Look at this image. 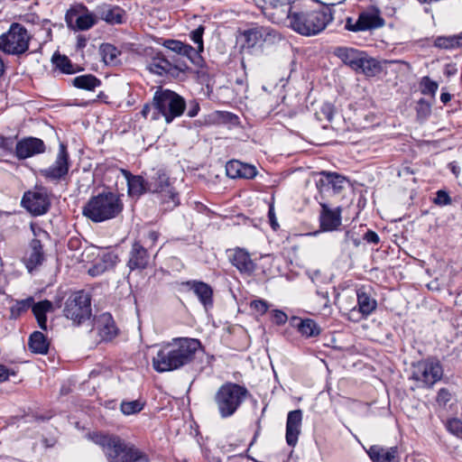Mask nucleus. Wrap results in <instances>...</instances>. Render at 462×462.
Masks as SVG:
<instances>
[{
    "mask_svg": "<svg viewBox=\"0 0 462 462\" xmlns=\"http://www.w3.org/2000/svg\"><path fill=\"white\" fill-rule=\"evenodd\" d=\"M201 341L194 337H174L160 346L152 357V368L157 373L172 372L191 365L199 352H204Z\"/></svg>",
    "mask_w": 462,
    "mask_h": 462,
    "instance_id": "obj_1",
    "label": "nucleus"
},
{
    "mask_svg": "<svg viewBox=\"0 0 462 462\" xmlns=\"http://www.w3.org/2000/svg\"><path fill=\"white\" fill-rule=\"evenodd\" d=\"M88 439L102 448L108 462H150L146 453L117 435L95 431Z\"/></svg>",
    "mask_w": 462,
    "mask_h": 462,
    "instance_id": "obj_2",
    "label": "nucleus"
},
{
    "mask_svg": "<svg viewBox=\"0 0 462 462\" xmlns=\"http://www.w3.org/2000/svg\"><path fill=\"white\" fill-rule=\"evenodd\" d=\"M123 198L124 195L117 191L104 190L88 199L82 214L94 223L114 219L124 209Z\"/></svg>",
    "mask_w": 462,
    "mask_h": 462,
    "instance_id": "obj_3",
    "label": "nucleus"
},
{
    "mask_svg": "<svg viewBox=\"0 0 462 462\" xmlns=\"http://www.w3.org/2000/svg\"><path fill=\"white\" fill-rule=\"evenodd\" d=\"M332 20V14L324 9H302L295 5L286 21L297 33L313 36L324 31Z\"/></svg>",
    "mask_w": 462,
    "mask_h": 462,
    "instance_id": "obj_4",
    "label": "nucleus"
},
{
    "mask_svg": "<svg viewBox=\"0 0 462 462\" xmlns=\"http://www.w3.org/2000/svg\"><path fill=\"white\" fill-rule=\"evenodd\" d=\"M152 107V120L163 117L166 124H171L184 114L187 103L185 98L175 91L159 88L153 94Z\"/></svg>",
    "mask_w": 462,
    "mask_h": 462,
    "instance_id": "obj_5",
    "label": "nucleus"
},
{
    "mask_svg": "<svg viewBox=\"0 0 462 462\" xmlns=\"http://www.w3.org/2000/svg\"><path fill=\"white\" fill-rule=\"evenodd\" d=\"M249 394L244 385L236 383L222 384L215 394L220 417L225 419L234 415Z\"/></svg>",
    "mask_w": 462,
    "mask_h": 462,
    "instance_id": "obj_6",
    "label": "nucleus"
},
{
    "mask_svg": "<svg viewBox=\"0 0 462 462\" xmlns=\"http://www.w3.org/2000/svg\"><path fill=\"white\" fill-rule=\"evenodd\" d=\"M31 35L18 23H13L9 30L0 35V51L9 55L20 56L29 50Z\"/></svg>",
    "mask_w": 462,
    "mask_h": 462,
    "instance_id": "obj_7",
    "label": "nucleus"
},
{
    "mask_svg": "<svg viewBox=\"0 0 462 462\" xmlns=\"http://www.w3.org/2000/svg\"><path fill=\"white\" fill-rule=\"evenodd\" d=\"M71 165L68 146L60 143L54 162L47 168L39 171L40 175L48 182L59 184L66 180Z\"/></svg>",
    "mask_w": 462,
    "mask_h": 462,
    "instance_id": "obj_8",
    "label": "nucleus"
},
{
    "mask_svg": "<svg viewBox=\"0 0 462 462\" xmlns=\"http://www.w3.org/2000/svg\"><path fill=\"white\" fill-rule=\"evenodd\" d=\"M64 316L80 325L91 316V298L88 292L79 291L72 293L65 303Z\"/></svg>",
    "mask_w": 462,
    "mask_h": 462,
    "instance_id": "obj_9",
    "label": "nucleus"
},
{
    "mask_svg": "<svg viewBox=\"0 0 462 462\" xmlns=\"http://www.w3.org/2000/svg\"><path fill=\"white\" fill-rule=\"evenodd\" d=\"M31 230L34 238L29 244L28 249L23 259V262L29 273L42 265L45 261V254L42 242L49 238V234L41 226L31 224Z\"/></svg>",
    "mask_w": 462,
    "mask_h": 462,
    "instance_id": "obj_10",
    "label": "nucleus"
},
{
    "mask_svg": "<svg viewBox=\"0 0 462 462\" xmlns=\"http://www.w3.org/2000/svg\"><path fill=\"white\" fill-rule=\"evenodd\" d=\"M443 370L439 362L423 360L412 365L411 379L420 388H430L442 377Z\"/></svg>",
    "mask_w": 462,
    "mask_h": 462,
    "instance_id": "obj_11",
    "label": "nucleus"
},
{
    "mask_svg": "<svg viewBox=\"0 0 462 462\" xmlns=\"http://www.w3.org/2000/svg\"><path fill=\"white\" fill-rule=\"evenodd\" d=\"M22 205L33 216L45 214L51 207V200L46 189L36 186L33 191L25 192L22 199Z\"/></svg>",
    "mask_w": 462,
    "mask_h": 462,
    "instance_id": "obj_12",
    "label": "nucleus"
},
{
    "mask_svg": "<svg viewBox=\"0 0 462 462\" xmlns=\"http://www.w3.org/2000/svg\"><path fill=\"white\" fill-rule=\"evenodd\" d=\"M357 305L347 313V319L354 322L367 319L377 308V301L365 288L356 290Z\"/></svg>",
    "mask_w": 462,
    "mask_h": 462,
    "instance_id": "obj_13",
    "label": "nucleus"
},
{
    "mask_svg": "<svg viewBox=\"0 0 462 462\" xmlns=\"http://www.w3.org/2000/svg\"><path fill=\"white\" fill-rule=\"evenodd\" d=\"M147 69L150 72L163 76V75H178L179 72H185L188 66L183 62H175L168 60L162 53H157L151 58L147 63Z\"/></svg>",
    "mask_w": 462,
    "mask_h": 462,
    "instance_id": "obj_14",
    "label": "nucleus"
},
{
    "mask_svg": "<svg viewBox=\"0 0 462 462\" xmlns=\"http://www.w3.org/2000/svg\"><path fill=\"white\" fill-rule=\"evenodd\" d=\"M151 261L148 249L139 240H134L128 252L126 266L131 272L143 271L146 269Z\"/></svg>",
    "mask_w": 462,
    "mask_h": 462,
    "instance_id": "obj_15",
    "label": "nucleus"
},
{
    "mask_svg": "<svg viewBox=\"0 0 462 462\" xmlns=\"http://www.w3.org/2000/svg\"><path fill=\"white\" fill-rule=\"evenodd\" d=\"M148 190L152 192H166L165 197L171 201L173 207L179 205V195L170 188L169 177L162 170H157L152 176L148 178Z\"/></svg>",
    "mask_w": 462,
    "mask_h": 462,
    "instance_id": "obj_16",
    "label": "nucleus"
},
{
    "mask_svg": "<svg viewBox=\"0 0 462 462\" xmlns=\"http://www.w3.org/2000/svg\"><path fill=\"white\" fill-rule=\"evenodd\" d=\"M263 5H257L267 14L274 23L286 21L295 5L291 0H261Z\"/></svg>",
    "mask_w": 462,
    "mask_h": 462,
    "instance_id": "obj_17",
    "label": "nucleus"
},
{
    "mask_svg": "<svg viewBox=\"0 0 462 462\" xmlns=\"http://www.w3.org/2000/svg\"><path fill=\"white\" fill-rule=\"evenodd\" d=\"M180 286L186 291H192L206 310L213 306V289L212 287L201 281L189 280L181 282Z\"/></svg>",
    "mask_w": 462,
    "mask_h": 462,
    "instance_id": "obj_18",
    "label": "nucleus"
},
{
    "mask_svg": "<svg viewBox=\"0 0 462 462\" xmlns=\"http://www.w3.org/2000/svg\"><path fill=\"white\" fill-rule=\"evenodd\" d=\"M93 329L97 331L101 341H111L118 333L115 320L108 312L102 313L94 319Z\"/></svg>",
    "mask_w": 462,
    "mask_h": 462,
    "instance_id": "obj_19",
    "label": "nucleus"
},
{
    "mask_svg": "<svg viewBox=\"0 0 462 462\" xmlns=\"http://www.w3.org/2000/svg\"><path fill=\"white\" fill-rule=\"evenodd\" d=\"M45 144L42 139L24 137L15 144V156L24 160L45 152Z\"/></svg>",
    "mask_w": 462,
    "mask_h": 462,
    "instance_id": "obj_20",
    "label": "nucleus"
},
{
    "mask_svg": "<svg viewBox=\"0 0 462 462\" xmlns=\"http://www.w3.org/2000/svg\"><path fill=\"white\" fill-rule=\"evenodd\" d=\"M229 260L240 273L252 275L256 269L255 263L252 260L250 254L240 247L229 250Z\"/></svg>",
    "mask_w": 462,
    "mask_h": 462,
    "instance_id": "obj_21",
    "label": "nucleus"
},
{
    "mask_svg": "<svg viewBox=\"0 0 462 462\" xmlns=\"http://www.w3.org/2000/svg\"><path fill=\"white\" fill-rule=\"evenodd\" d=\"M320 207L319 224L321 230L325 232L337 230L341 226V208H331L325 203L320 204Z\"/></svg>",
    "mask_w": 462,
    "mask_h": 462,
    "instance_id": "obj_22",
    "label": "nucleus"
},
{
    "mask_svg": "<svg viewBox=\"0 0 462 462\" xmlns=\"http://www.w3.org/2000/svg\"><path fill=\"white\" fill-rule=\"evenodd\" d=\"M302 423L301 410H294L288 413L286 421V442L290 447H295L300 434Z\"/></svg>",
    "mask_w": 462,
    "mask_h": 462,
    "instance_id": "obj_23",
    "label": "nucleus"
},
{
    "mask_svg": "<svg viewBox=\"0 0 462 462\" xmlns=\"http://www.w3.org/2000/svg\"><path fill=\"white\" fill-rule=\"evenodd\" d=\"M321 178L317 181V188L323 191L331 188L335 193H339L347 182L346 177L332 171H323L319 172Z\"/></svg>",
    "mask_w": 462,
    "mask_h": 462,
    "instance_id": "obj_24",
    "label": "nucleus"
},
{
    "mask_svg": "<svg viewBox=\"0 0 462 462\" xmlns=\"http://www.w3.org/2000/svg\"><path fill=\"white\" fill-rule=\"evenodd\" d=\"M366 453L372 462H399L398 447H383L381 445H372Z\"/></svg>",
    "mask_w": 462,
    "mask_h": 462,
    "instance_id": "obj_25",
    "label": "nucleus"
},
{
    "mask_svg": "<svg viewBox=\"0 0 462 462\" xmlns=\"http://www.w3.org/2000/svg\"><path fill=\"white\" fill-rule=\"evenodd\" d=\"M96 16L109 24H122L125 12L117 5L102 4L96 8Z\"/></svg>",
    "mask_w": 462,
    "mask_h": 462,
    "instance_id": "obj_26",
    "label": "nucleus"
},
{
    "mask_svg": "<svg viewBox=\"0 0 462 462\" xmlns=\"http://www.w3.org/2000/svg\"><path fill=\"white\" fill-rule=\"evenodd\" d=\"M226 175L231 179H254L257 174L254 166L243 163L237 160H231L226 164Z\"/></svg>",
    "mask_w": 462,
    "mask_h": 462,
    "instance_id": "obj_27",
    "label": "nucleus"
},
{
    "mask_svg": "<svg viewBox=\"0 0 462 462\" xmlns=\"http://www.w3.org/2000/svg\"><path fill=\"white\" fill-rule=\"evenodd\" d=\"M275 31L270 27L254 26L243 32L245 44L247 48H254L261 42H265L268 38L274 36Z\"/></svg>",
    "mask_w": 462,
    "mask_h": 462,
    "instance_id": "obj_28",
    "label": "nucleus"
},
{
    "mask_svg": "<svg viewBox=\"0 0 462 462\" xmlns=\"http://www.w3.org/2000/svg\"><path fill=\"white\" fill-rule=\"evenodd\" d=\"M291 324L304 338L316 337L321 333V328L312 319L292 317L291 319Z\"/></svg>",
    "mask_w": 462,
    "mask_h": 462,
    "instance_id": "obj_29",
    "label": "nucleus"
},
{
    "mask_svg": "<svg viewBox=\"0 0 462 462\" xmlns=\"http://www.w3.org/2000/svg\"><path fill=\"white\" fill-rule=\"evenodd\" d=\"M334 54L340 59L343 63L358 71V65L364 52L354 48L337 47L335 49Z\"/></svg>",
    "mask_w": 462,
    "mask_h": 462,
    "instance_id": "obj_30",
    "label": "nucleus"
},
{
    "mask_svg": "<svg viewBox=\"0 0 462 462\" xmlns=\"http://www.w3.org/2000/svg\"><path fill=\"white\" fill-rule=\"evenodd\" d=\"M163 45L170 51L187 57L194 64H198L197 60L200 59V55L198 54L196 49H194L191 45L186 44L180 41L167 40L164 42Z\"/></svg>",
    "mask_w": 462,
    "mask_h": 462,
    "instance_id": "obj_31",
    "label": "nucleus"
},
{
    "mask_svg": "<svg viewBox=\"0 0 462 462\" xmlns=\"http://www.w3.org/2000/svg\"><path fill=\"white\" fill-rule=\"evenodd\" d=\"M357 20L359 25L357 29H360V32L380 28L384 24V20L374 11L362 12Z\"/></svg>",
    "mask_w": 462,
    "mask_h": 462,
    "instance_id": "obj_32",
    "label": "nucleus"
},
{
    "mask_svg": "<svg viewBox=\"0 0 462 462\" xmlns=\"http://www.w3.org/2000/svg\"><path fill=\"white\" fill-rule=\"evenodd\" d=\"M74 17H76V27L80 31L90 29L97 23L96 14L87 13L85 14L77 15V10L70 8L66 14V22L69 25L71 24Z\"/></svg>",
    "mask_w": 462,
    "mask_h": 462,
    "instance_id": "obj_33",
    "label": "nucleus"
},
{
    "mask_svg": "<svg viewBox=\"0 0 462 462\" xmlns=\"http://www.w3.org/2000/svg\"><path fill=\"white\" fill-rule=\"evenodd\" d=\"M118 255L114 252L104 253L99 259L89 270L88 273L92 276L102 274L106 271L112 269L118 263Z\"/></svg>",
    "mask_w": 462,
    "mask_h": 462,
    "instance_id": "obj_34",
    "label": "nucleus"
},
{
    "mask_svg": "<svg viewBox=\"0 0 462 462\" xmlns=\"http://www.w3.org/2000/svg\"><path fill=\"white\" fill-rule=\"evenodd\" d=\"M127 180L128 193L130 196H140L148 190V179L133 175L126 170H121Z\"/></svg>",
    "mask_w": 462,
    "mask_h": 462,
    "instance_id": "obj_35",
    "label": "nucleus"
},
{
    "mask_svg": "<svg viewBox=\"0 0 462 462\" xmlns=\"http://www.w3.org/2000/svg\"><path fill=\"white\" fill-rule=\"evenodd\" d=\"M50 342L41 331L32 332L28 340V348L33 354L46 355L49 351Z\"/></svg>",
    "mask_w": 462,
    "mask_h": 462,
    "instance_id": "obj_36",
    "label": "nucleus"
},
{
    "mask_svg": "<svg viewBox=\"0 0 462 462\" xmlns=\"http://www.w3.org/2000/svg\"><path fill=\"white\" fill-rule=\"evenodd\" d=\"M33 315L38 322L39 327L42 330H47V317L46 313L53 310V304L48 300H41L37 303H32L31 306Z\"/></svg>",
    "mask_w": 462,
    "mask_h": 462,
    "instance_id": "obj_37",
    "label": "nucleus"
},
{
    "mask_svg": "<svg viewBox=\"0 0 462 462\" xmlns=\"http://www.w3.org/2000/svg\"><path fill=\"white\" fill-rule=\"evenodd\" d=\"M359 70L367 77H374L381 72L382 67L377 60L367 57L364 52L358 65V71Z\"/></svg>",
    "mask_w": 462,
    "mask_h": 462,
    "instance_id": "obj_38",
    "label": "nucleus"
},
{
    "mask_svg": "<svg viewBox=\"0 0 462 462\" xmlns=\"http://www.w3.org/2000/svg\"><path fill=\"white\" fill-rule=\"evenodd\" d=\"M71 82L75 88L88 91H93L101 85V80L92 74L78 76Z\"/></svg>",
    "mask_w": 462,
    "mask_h": 462,
    "instance_id": "obj_39",
    "label": "nucleus"
},
{
    "mask_svg": "<svg viewBox=\"0 0 462 462\" xmlns=\"http://www.w3.org/2000/svg\"><path fill=\"white\" fill-rule=\"evenodd\" d=\"M51 61L55 68L65 74H74L79 70L77 65L72 64L71 60L65 55L54 53Z\"/></svg>",
    "mask_w": 462,
    "mask_h": 462,
    "instance_id": "obj_40",
    "label": "nucleus"
},
{
    "mask_svg": "<svg viewBox=\"0 0 462 462\" xmlns=\"http://www.w3.org/2000/svg\"><path fill=\"white\" fill-rule=\"evenodd\" d=\"M33 303V298L29 297L24 300H17L15 304H14L10 308V317L11 319H16L18 317L21 316L23 312L28 310L31 306H32Z\"/></svg>",
    "mask_w": 462,
    "mask_h": 462,
    "instance_id": "obj_41",
    "label": "nucleus"
},
{
    "mask_svg": "<svg viewBox=\"0 0 462 462\" xmlns=\"http://www.w3.org/2000/svg\"><path fill=\"white\" fill-rule=\"evenodd\" d=\"M100 52L103 58V60L106 64H116L117 56L120 54V51L112 44L105 43L100 47Z\"/></svg>",
    "mask_w": 462,
    "mask_h": 462,
    "instance_id": "obj_42",
    "label": "nucleus"
},
{
    "mask_svg": "<svg viewBox=\"0 0 462 462\" xmlns=\"http://www.w3.org/2000/svg\"><path fill=\"white\" fill-rule=\"evenodd\" d=\"M461 35L439 36L434 42V45L442 49H453L459 46Z\"/></svg>",
    "mask_w": 462,
    "mask_h": 462,
    "instance_id": "obj_43",
    "label": "nucleus"
},
{
    "mask_svg": "<svg viewBox=\"0 0 462 462\" xmlns=\"http://www.w3.org/2000/svg\"><path fill=\"white\" fill-rule=\"evenodd\" d=\"M438 83L431 80L429 77H423L420 82V92L423 95H430L433 97L438 90Z\"/></svg>",
    "mask_w": 462,
    "mask_h": 462,
    "instance_id": "obj_44",
    "label": "nucleus"
},
{
    "mask_svg": "<svg viewBox=\"0 0 462 462\" xmlns=\"http://www.w3.org/2000/svg\"><path fill=\"white\" fill-rule=\"evenodd\" d=\"M121 411L125 415H132L141 411L143 408V404L135 400L131 402H123L121 403Z\"/></svg>",
    "mask_w": 462,
    "mask_h": 462,
    "instance_id": "obj_45",
    "label": "nucleus"
},
{
    "mask_svg": "<svg viewBox=\"0 0 462 462\" xmlns=\"http://www.w3.org/2000/svg\"><path fill=\"white\" fill-rule=\"evenodd\" d=\"M205 31V27L203 25H199L197 29L193 30L189 33V37L192 42L197 44L196 51L199 55V52H202L204 50L203 45V33Z\"/></svg>",
    "mask_w": 462,
    "mask_h": 462,
    "instance_id": "obj_46",
    "label": "nucleus"
},
{
    "mask_svg": "<svg viewBox=\"0 0 462 462\" xmlns=\"http://www.w3.org/2000/svg\"><path fill=\"white\" fill-rule=\"evenodd\" d=\"M335 107L331 103H324L320 109L316 112V116L319 120L327 119L331 122L333 119Z\"/></svg>",
    "mask_w": 462,
    "mask_h": 462,
    "instance_id": "obj_47",
    "label": "nucleus"
},
{
    "mask_svg": "<svg viewBox=\"0 0 462 462\" xmlns=\"http://www.w3.org/2000/svg\"><path fill=\"white\" fill-rule=\"evenodd\" d=\"M446 428L449 433L457 438L462 436V421L457 418L450 419L446 423Z\"/></svg>",
    "mask_w": 462,
    "mask_h": 462,
    "instance_id": "obj_48",
    "label": "nucleus"
},
{
    "mask_svg": "<svg viewBox=\"0 0 462 462\" xmlns=\"http://www.w3.org/2000/svg\"><path fill=\"white\" fill-rule=\"evenodd\" d=\"M416 112L419 118L425 119L430 115L431 106L423 98H420L416 106Z\"/></svg>",
    "mask_w": 462,
    "mask_h": 462,
    "instance_id": "obj_49",
    "label": "nucleus"
},
{
    "mask_svg": "<svg viewBox=\"0 0 462 462\" xmlns=\"http://www.w3.org/2000/svg\"><path fill=\"white\" fill-rule=\"evenodd\" d=\"M250 308L260 315H263L269 309V304L266 300L258 299L254 300L250 303Z\"/></svg>",
    "mask_w": 462,
    "mask_h": 462,
    "instance_id": "obj_50",
    "label": "nucleus"
},
{
    "mask_svg": "<svg viewBox=\"0 0 462 462\" xmlns=\"http://www.w3.org/2000/svg\"><path fill=\"white\" fill-rule=\"evenodd\" d=\"M433 202L438 206H447L451 203V198L445 190H438Z\"/></svg>",
    "mask_w": 462,
    "mask_h": 462,
    "instance_id": "obj_51",
    "label": "nucleus"
},
{
    "mask_svg": "<svg viewBox=\"0 0 462 462\" xmlns=\"http://www.w3.org/2000/svg\"><path fill=\"white\" fill-rule=\"evenodd\" d=\"M271 314L272 321L278 326L284 325L288 320L287 314L281 310H273Z\"/></svg>",
    "mask_w": 462,
    "mask_h": 462,
    "instance_id": "obj_52",
    "label": "nucleus"
},
{
    "mask_svg": "<svg viewBox=\"0 0 462 462\" xmlns=\"http://www.w3.org/2000/svg\"><path fill=\"white\" fill-rule=\"evenodd\" d=\"M14 374V370L9 369L4 365H0V383L7 381L11 375Z\"/></svg>",
    "mask_w": 462,
    "mask_h": 462,
    "instance_id": "obj_53",
    "label": "nucleus"
},
{
    "mask_svg": "<svg viewBox=\"0 0 462 462\" xmlns=\"http://www.w3.org/2000/svg\"><path fill=\"white\" fill-rule=\"evenodd\" d=\"M364 240L368 244L377 245L380 242L379 236L373 230H368L364 235Z\"/></svg>",
    "mask_w": 462,
    "mask_h": 462,
    "instance_id": "obj_54",
    "label": "nucleus"
},
{
    "mask_svg": "<svg viewBox=\"0 0 462 462\" xmlns=\"http://www.w3.org/2000/svg\"><path fill=\"white\" fill-rule=\"evenodd\" d=\"M199 110H200L199 104L196 100H193V101L189 102V104L187 116L189 117H195L196 116H198Z\"/></svg>",
    "mask_w": 462,
    "mask_h": 462,
    "instance_id": "obj_55",
    "label": "nucleus"
},
{
    "mask_svg": "<svg viewBox=\"0 0 462 462\" xmlns=\"http://www.w3.org/2000/svg\"><path fill=\"white\" fill-rule=\"evenodd\" d=\"M14 145V138H12V137H4V136L0 137V147L1 148L5 149V150H7V151H11V150H13Z\"/></svg>",
    "mask_w": 462,
    "mask_h": 462,
    "instance_id": "obj_56",
    "label": "nucleus"
},
{
    "mask_svg": "<svg viewBox=\"0 0 462 462\" xmlns=\"http://www.w3.org/2000/svg\"><path fill=\"white\" fill-rule=\"evenodd\" d=\"M268 217H269V221H270V225H271L272 228L273 230H276L279 227V224L277 222V218H276L275 212H274V207L273 205H271L269 207Z\"/></svg>",
    "mask_w": 462,
    "mask_h": 462,
    "instance_id": "obj_57",
    "label": "nucleus"
},
{
    "mask_svg": "<svg viewBox=\"0 0 462 462\" xmlns=\"http://www.w3.org/2000/svg\"><path fill=\"white\" fill-rule=\"evenodd\" d=\"M450 400V393L447 389H440L438 393L437 401L439 403L446 404Z\"/></svg>",
    "mask_w": 462,
    "mask_h": 462,
    "instance_id": "obj_58",
    "label": "nucleus"
},
{
    "mask_svg": "<svg viewBox=\"0 0 462 462\" xmlns=\"http://www.w3.org/2000/svg\"><path fill=\"white\" fill-rule=\"evenodd\" d=\"M358 20L355 21L353 18L348 17L346 20L345 28L351 32H360L358 28Z\"/></svg>",
    "mask_w": 462,
    "mask_h": 462,
    "instance_id": "obj_59",
    "label": "nucleus"
},
{
    "mask_svg": "<svg viewBox=\"0 0 462 462\" xmlns=\"http://www.w3.org/2000/svg\"><path fill=\"white\" fill-rule=\"evenodd\" d=\"M153 111L152 103V104H144L143 109L141 111L142 116L144 118H147L149 115L152 116Z\"/></svg>",
    "mask_w": 462,
    "mask_h": 462,
    "instance_id": "obj_60",
    "label": "nucleus"
},
{
    "mask_svg": "<svg viewBox=\"0 0 462 462\" xmlns=\"http://www.w3.org/2000/svg\"><path fill=\"white\" fill-rule=\"evenodd\" d=\"M147 237L151 243L150 245L152 246L153 245L156 244V242L159 238V233L154 230L149 231Z\"/></svg>",
    "mask_w": 462,
    "mask_h": 462,
    "instance_id": "obj_61",
    "label": "nucleus"
},
{
    "mask_svg": "<svg viewBox=\"0 0 462 462\" xmlns=\"http://www.w3.org/2000/svg\"><path fill=\"white\" fill-rule=\"evenodd\" d=\"M450 99H451V96L448 93H442L440 95V100L444 104H447Z\"/></svg>",
    "mask_w": 462,
    "mask_h": 462,
    "instance_id": "obj_62",
    "label": "nucleus"
},
{
    "mask_svg": "<svg viewBox=\"0 0 462 462\" xmlns=\"http://www.w3.org/2000/svg\"><path fill=\"white\" fill-rule=\"evenodd\" d=\"M317 294L326 300L324 305L327 306L329 301L328 293L327 291H317Z\"/></svg>",
    "mask_w": 462,
    "mask_h": 462,
    "instance_id": "obj_63",
    "label": "nucleus"
},
{
    "mask_svg": "<svg viewBox=\"0 0 462 462\" xmlns=\"http://www.w3.org/2000/svg\"><path fill=\"white\" fill-rule=\"evenodd\" d=\"M86 39L85 38H82V37H79L78 39V47L79 48H83L86 46Z\"/></svg>",
    "mask_w": 462,
    "mask_h": 462,
    "instance_id": "obj_64",
    "label": "nucleus"
}]
</instances>
